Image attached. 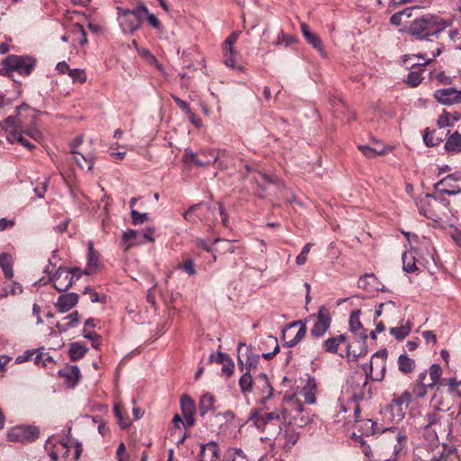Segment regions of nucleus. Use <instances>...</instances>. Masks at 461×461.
<instances>
[{
    "label": "nucleus",
    "mask_w": 461,
    "mask_h": 461,
    "mask_svg": "<svg viewBox=\"0 0 461 461\" xmlns=\"http://www.w3.org/2000/svg\"><path fill=\"white\" fill-rule=\"evenodd\" d=\"M261 347H262V350H265L266 348H273L272 352H263L262 353V357L265 359L273 358L276 355V353L279 351L278 340L274 336L266 337L261 343Z\"/></svg>",
    "instance_id": "cd10ccee"
},
{
    "label": "nucleus",
    "mask_w": 461,
    "mask_h": 461,
    "mask_svg": "<svg viewBox=\"0 0 461 461\" xmlns=\"http://www.w3.org/2000/svg\"><path fill=\"white\" fill-rule=\"evenodd\" d=\"M330 321L331 319L329 310L326 307L321 306L319 309L314 326L311 330L312 335L314 337H321L330 328Z\"/></svg>",
    "instance_id": "f3484780"
},
{
    "label": "nucleus",
    "mask_w": 461,
    "mask_h": 461,
    "mask_svg": "<svg viewBox=\"0 0 461 461\" xmlns=\"http://www.w3.org/2000/svg\"><path fill=\"white\" fill-rule=\"evenodd\" d=\"M254 389L261 404H265L273 396V388L265 374H260L255 378Z\"/></svg>",
    "instance_id": "f8f14e48"
},
{
    "label": "nucleus",
    "mask_w": 461,
    "mask_h": 461,
    "mask_svg": "<svg viewBox=\"0 0 461 461\" xmlns=\"http://www.w3.org/2000/svg\"><path fill=\"white\" fill-rule=\"evenodd\" d=\"M131 216L134 225L142 224L149 220L148 213H140L134 209L131 210Z\"/></svg>",
    "instance_id": "5fc2aeb1"
},
{
    "label": "nucleus",
    "mask_w": 461,
    "mask_h": 461,
    "mask_svg": "<svg viewBox=\"0 0 461 461\" xmlns=\"http://www.w3.org/2000/svg\"><path fill=\"white\" fill-rule=\"evenodd\" d=\"M257 427L267 426L274 420H279L280 414L277 412H254L251 417Z\"/></svg>",
    "instance_id": "a878e982"
},
{
    "label": "nucleus",
    "mask_w": 461,
    "mask_h": 461,
    "mask_svg": "<svg viewBox=\"0 0 461 461\" xmlns=\"http://www.w3.org/2000/svg\"><path fill=\"white\" fill-rule=\"evenodd\" d=\"M215 403L214 396L210 393H205L202 395L199 402V411L202 416H204L208 411L213 410Z\"/></svg>",
    "instance_id": "f704fd0d"
},
{
    "label": "nucleus",
    "mask_w": 461,
    "mask_h": 461,
    "mask_svg": "<svg viewBox=\"0 0 461 461\" xmlns=\"http://www.w3.org/2000/svg\"><path fill=\"white\" fill-rule=\"evenodd\" d=\"M446 384L448 386L451 393L461 396V393L457 390L458 385L461 384V381H457L455 377H450L446 380Z\"/></svg>",
    "instance_id": "052dcab7"
},
{
    "label": "nucleus",
    "mask_w": 461,
    "mask_h": 461,
    "mask_svg": "<svg viewBox=\"0 0 461 461\" xmlns=\"http://www.w3.org/2000/svg\"><path fill=\"white\" fill-rule=\"evenodd\" d=\"M444 412L435 408L420 417V427L427 432H432V437L437 438L438 432L444 430Z\"/></svg>",
    "instance_id": "20e7f679"
},
{
    "label": "nucleus",
    "mask_w": 461,
    "mask_h": 461,
    "mask_svg": "<svg viewBox=\"0 0 461 461\" xmlns=\"http://www.w3.org/2000/svg\"><path fill=\"white\" fill-rule=\"evenodd\" d=\"M223 50V57H224V64L229 68H235V56L236 53L234 51V49H230V50Z\"/></svg>",
    "instance_id": "6e6d98bb"
},
{
    "label": "nucleus",
    "mask_w": 461,
    "mask_h": 461,
    "mask_svg": "<svg viewBox=\"0 0 461 461\" xmlns=\"http://www.w3.org/2000/svg\"><path fill=\"white\" fill-rule=\"evenodd\" d=\"M399 370L404 374H409L414 370L415 361L407 355H401L398 358Z\"/></svg>",
    "instance_id": "a19ab883"
},
{
    "label": "nucleus",
    "mask_w": 461,
    "mask_h": 461,
    "mask_svg": "<svg viewBox=\"0 0 461 461\" xmlns=\"http://www.w3.org/2000/svg\"><path fill=\"white\" fill-rule=\"evenodd\" d=\"M259 356L255 355L251 348L246 347L245 344H240L239 347V364H246L249 369L256 368L258 364Z\"/></svg>",
    "instance_id": "aec40b11"
},
{
    "label": "nucleus",
    "mask_w": 461,
    "mask_h": 461,
    "mask_svg": "<svg viewBox=\"0 0 461 461\" xmlns=\"http://www.w3.org/2000/svg\"><path fill=\"white\" fill-rule=\"evenodd\" d=\"M210 214H213V210L206 203H201L191 206L183 216L185 221L194 222L195 218L200 221L210 220Z\"/></svg>",
    "instance_id": "4468645a"
},
{
    "label": "nucleus",
    "mask_w": 461,
    "mask_h": 461,
    "mask_svg": "<svg viewBox=\"0 0 461 461\" xmlns=\"http://www.w3.org/2000/svg\"><path fill=\"white\" fill-rule=\"evenodd\" d=\"M23 117L25 120L24 127L23 128V132L25 135L29 136L30 138L33 139L34 140L41 141L42 140V133L35 124V116L31 115V118L29 120L28 116L23 113Z\"/></svg>",
    "instance_id": "b1692460"
},
{
    "label": "nucleus",
    "mask_w": 461,
    "mask_h": 461,
    "mask_svg": "<svg viewBox=\"0 0 461 461\" xmlns=\"http://www.w3.org/2000/svg\"><path fill=\"white\" fill-rule=\"evenodd\" d=\"M306 334V327L301 321H294L283 331V339L288 347L295 346Z\"/></svg>",
    "instance_id": "9d476101"
},
{
    "label": "nucleus",
    "mask_w": 461,
    "mask_h": 461,
    "mask_svg": "<svg viewBox=\"0 0 461 461\" xmlns=\"http://www.w3.org/2000/svg\"><path fill=\"white\" fill-rule=\"evenodd\" d=\"M68 76L72 78L73 82L85 83L86 81V76L84 69L74 68L70 69Z\"/></svg>",
    "instance_id": "864d4df0"
},
{
    "label": "nucleus",
    "mask_w": 461,
    "mask_h": 461,
    "mask_svg": "<svg viewBox=\"0 0 461 461\" xmlns=\"http://www.w3.org/2000/svg\"><path fill=\"white\" fill-rule=\"evenodd\" d=\"M203 155H204V157L207 158L206 160H201V159H195V165H197L198 167H209L210 165L212 164H214L217 162L218 160V156H213L212 154V151L208 150V151H203L202 152Z\"/></svg>",
    "instance_id": "3c124183"
},
{
    "label": "nucleus",
    "mask_w": 461,
    "mask_h": 461,
    "mask_svg": "<svg viewBox=\"0 0 461 461\" xmlns=\"http://www.w3.org/2000/svg\"><path fill=\"white\" fill-rule=\"evenodd\" d=\"M375 314L376 316H383L389 324H393L398 319H401L402 310L401 307L396 306L393 302L388 301L379 305Z\"/></svg>",
    "instance_id": "2eb2a0df"
},
{
    "label": "nucleus",
    "mask_w": 461,
    "mask_h": 461,
    "mask_svg": "<svg viewBox=\"0 0 461 461\" xmlns=\"http://www.w3.org/2000/svg\"><path fill=\"white\" fill-rule=\"evenodd\" d=\"M4 64L11 71H15L21 75H29L35 66V60L28 56L13 55L7 57Z\"/></svg>",
    "instance_id": "423d86ee"
},
{
    "label": "nucleus",
    "mask_w": 461,
    "mask_h": 461,
    "mask_svg": "<svg viewBox=\"0 0 461 461\" xmlns=\"http://www.w3.org/2000/svg\"><path fill=\"white\" fill-rule=\"evenodd\" d=\"M303 411V404L300 400L294 396L285 397L283 399L281 416L283 420H296L298 415Z\"/></svg>",
    "instance_id": "1a4fd4ad"
},
{
    "label": "nucleus",
    "mask_w": 461,
    "mask_h": 461,
    "mask_svg": "<svg viewBox=\"0 0 461 461\" xmlns=\"http://www.w3.org/2000/svg\"><path fill=\"white\" fill-rule=\"evenodd\" d=\"M296 41H297V39L294 36L289 35V34L285 33L284 32H281L275 42V45L276 46L284 45L286 48L289 45H291Z\"/></svg>",
    "instance_id": "09e8293b"
},
{
    "label": "nucleus",
    "mask_w": 461,
    "mask_h": 461,
    "mask_svg": "<svg viewBox=\"0 0 461 461\" xmlns=\"http://www.w3.org/2000/svg\"><path fill=\"white\" fill-rule=\"evenodd\" d=\"M301 31L307 42L311 44L314 49L318 50L321 54H323V48L321 39L316 33L310 31L309 26L305 23H301Z\"/></svg>",
    "instance_id": "393cba45"
},
{
    "label": "nucleus",
    "mask_w": 461,
    "mask_h": 461,
    "mask_svg": "<svg viewBox=\"0 0 461 461\" xmlns=\"http://www.w3.org/2000/svg\"><path fill=\"white\" fill-rule=\"evenodd\" d=\"M221 365L222 366V372L225 373L227 376H230L233 374L234 364L229 356L226 357V361Z\"/></svg>",
    "instance_id": "338daca9"
},
{
    "label": "nucleus",
    "mask_w": 461,
    "mask_h": 461,
    "mask_svg": "<svg viewBox=\"0 0 461 461\" xmlns=\"http://www.w3.org/2000/svg\"><path fill=\"white\" fill-rule=\"evenodd\" d=\"M441 53V50L439 47L436 48V51L432 53V57L429 59H425V57L422 55H418L417 57L419 59H424L423 63H412L411 67L416 68L415 70L411 71L407 77V84L412 87L417 86L420 85L422 81L421 73L423 71L422 67L429 64L433 60V59L437 56H438Z\"/></svg>",
    "instance_id": "9b49d317"
},
{
    "label": "nucleus",
    "mask_w": 461,
    "mask_h": 461,
    "mask_svg": "<svg viewBox=\"0 0 461 461\" xmlns=\"http://www.w3.org/2000/svg\"><path fill=\"white\" fill-rule=\"evenodd\" d=\"M142 21L138 14L132 13L129 17L121 21V26L123 32H133L140 27Z\"/></svg>",
    "instance_id": "2f4dec72"
},
{
    "label": "nucleus",
    "mask_w": 461,
    "mask_h": 461,
    "mask_svg": "<svg viewBox=\"0 0 461 461\" xmlns=\"http://www.w3.org/2000/svg\"><path fill=\"white\" fill-rule=\"evenodd\" d=\"M434 133L435 131H426L425 134L423 135L424 142L428 147H434L438 145L441 140L438 138L434 139Z\"/></svg>",
    "instance_id": "e2e57ef3"
},
{
    "label": "nucleus",
    "mask_w": 461,
    "mask_h": 461,
    "mask_svg": "<svg viewBox=\"0 0 461 461\" xmlns=\"http://www.w3.org/2000/svg\"><path fill=\"white\" fill-rule=\"evenodd\" d=\"M99 266V258L98 254L94 250V247L92 243L88 244V263L87 267L85 269V273L86 275H93L96 272V269Z\"/></svg>",
    "instance_id": "473e14b6"
},
{
    "label": "nucleus",
    "mask_w": 461,
    "mask_h": 461,
    "mask_svg": "<svg viewBox=\"0 0 461 461\" xmlns=\"http://www.w3.org/2000/svg\"><path fill=\"white\" fill-rule=\"evenodd\" d=\"M114 414L118 420V423L122 429H125L131 425V420L128 418L122 416L121 408L119 405L114 406Z\"/></svg>",
    "instance_id": "bf43d9fd"
},
{
    "label": "nucleus",
    "mask_w": 461,
    "mask_h": 461,
    "mask_svg": "<svg viewBox=\"0 0 461 461\" xmlns=\"http://www.w3.org/2000/svg\"><path fill=\"white\" fill-rule=\"evenodd\" d=\"M0 267L2 268L4 275L6 278L10 279L14 276L13 260L10 254H0Z\"/></svg>",
    "instance_id": "c9c22d12"
},
{
    "label": "nucleus",
    "mask_w": 461,
    "mask_h": 461,
    "mask_svg": "<svg viewBox=\"0 0 461 461\" xmlns=\"http://www.w3.org/2000/svg\"><path fill=\"white\" fill-rule=\"evenodd\" d=\"M312 247V243H307L303 248L301 253L296 257V263L299 266H303L307 261V255L309 254L311 249Z\"/></svg>",
    "instance_id": "4d7b16f0"
},
{
    "label": "nucleus",
    "mask_w": 461,
    "mask_h": 461,
    "mask_svg": "<svg viewBox=\"0 0 461 461\" xmlns=\"http://www.w3.org/2000/svg\"><path fill=\"white\" fill-rule=\"evenodd\" d=\"M366 339L367 336L364 334L359 339H354L347 345V357L348 361H357L367 354Z\"/></svg>",
    "instance_id": "ddd939ff"
},
{
    "label": "nucleus",
    "mask_w": 461,
    "mask_h": 461,
    "mask_svg": "<svg viewBox=\"0 0 461 461\" xmlns=\"http://www.w3.org/2000/svg\"><path fill=\"white\" fill-rule=\"evenodd\" d=\"M459 119V115L456 113H449L447 112H444L441 113L437 121V124L439 128H444L447 126H450L454 123V122L457 121Z\"/></svg>",
    "instance_id": "79ce46f5"
},
{
    "label": "nucleus",
    "mask_w": 461,
    "mask_h": 461,
    "mask_svg": "<svg viewBox=\"0 0 461 461\" xmlns=\"http://www.w3.org/2000/svg\"><path fill=\"white\" fill-rule=\"evenodd\" d=\"M317 384L314 378H308L306 384L303 387L301 393L304 397L306 402L313 404L316 402Z\"/></svg>",
    "instance_id": "bb28decb"
},
{
    "label": "nucleus",
    "mask_w": 461,
    "mask_h": 461,
    "mask_svg": "<svg viewBox=\"0 0 461 461\" xmlns=\"http://www.w3.org/2000/svg\"><path fill=\"white\" fill-rule=\"evenodd\" d=\"M225 461H249L240 448L230 449L226 455Z\"/></svg>",
    "instance_id": "de8ad7c7"
},
{
    "label": "nucleus",
    "mask_w": 461,
    "mask_h": 461,
    "mask_svg": "<svg viewBox=\"0 0 461 461\" xmlns=\"http://www.w3.org/2000/svg\"><path fill=\"white\" fill-rule=\"evenodd\" d=\"M45 355L41 352H39L38 349H36V354L32 357V361L36 365H42L43 366H46L47 363L46 361H51V357L47 356L46 358H44Z\"/></svg>",
    "instance_id": "69168bd1"
},
{
    "label": "nucleus",
    "mask_w": 461,
    "mask_h": 461,
    "mask_svg": "<svg viewBox=\"0 0 461 461\" xmlns=\"http://www.w3.org/2000/svg\"><path fill=\"white\" fill-rule=\"evenodd\" d=\"M64 319L68 321L65 323V326L62 328V330H68V329H70L71 327L75 326L77 323L79 322V314L77 312H73L72 313L66 316Z\"/></svg>",
    "instance_id": "13d9d810"
},
{
    "label": "nucleus",
    "mask_w": 461,
    "mask_h": 461,
    "mask_svg": "<svg viewBox=\"0 0 461 461\" xmlns=\"http://www.w3.org/2000/svg\"><path fill=\"white\" fill-rule=\"evenodd\" d=\"M143 241L139 232L133 230H128L122 235V247L125 251H128L131 247L140 245Z\"/></svg>",
    "instance_id": "c85d7f7f"
},
{
    "label": "nucleus",
    "mask_w": 461,
    "mask_h": 461,
    "mask_svg": "<svg viewBox=\"0 0 461 461\" xmlns=\"http://www.w3.org/2000/svg\"><path fill=\"white\" fill-rule=\"evenodd\" d=\"M238 37V32H233L231 34H230L223 42L222 50H230V49H233V45L237 41Z\"/></svg>",
    "instance_id": "680f3d73"
},
{
    "label": "nucleus",
    "mask_w": 461,
    "mask_h": 461,
    "mask_svg": "<svg viewBox=\"0 0 461 461\" xmlns=\"http://www.w3.org/2000/svg\"><path fill=\"white\" fill-rule=\"evenodd\" d=\"M443 23L438 17L426 14L415 19L410 26L411 34L417 37H424L432 34L441 28Z\"/></svg>",
    "instance_id": "7ed1b4c3"
},
{
    "label": "nucleus",
    "mask_w": 461,
    "mask_h": 461,
    "mask_svg": "<svg viewBox=\"0 0 461 461\" xmlns=\"http://www.w3.org/2000/svg\"><path fill=\"white\" fill-rule=\"evenodd\" d=\"M84 294H88L89 299L92 303H105L106 296L105 295H100L98 293H96L94 289L91 287H86L83 291Z\"/></svg>",
    "instance_id": "603ef678"
},
{
    "label": "nucleus",
    "mask_w": 461,
    "mask_h": 461,
    "mask_svg": "<svg viewBox=\"0 0 461 461\" xmlns=\"http://www.w3.org/2000/svg\"><path fill=\"white\" fill-rule=\"evenodd\" d=\"M411 330V321H404V320L402 319L401 325L399 327L390 328L389 332L396 339L402 340L410 334Z\"/></svg>",
    "instance_id": "7c9ffc66"
},
{
    "label": "nucleus",
    "mask_w": 461,
    "mask_h": 461,
    "mask_svg": "<svg viewBox=\"0 0 461 461\" xmlns=\"http://www.w3.org/2000/svg\"><path fill=\"white\" fill-rule=\"evenodd\" d=\"M434 97L444 105H453L461 103V91L454 87L438 89L434 93Z\"/></svg>",
    "instance_id": "dca6fc26"
},
{
    "label": "nucleus",
    "mask_w": 461,
    "mask_h": 461,
    "mask_svg": "<svg viewBox=\"0 0 461 461\" xmlns=\"http://www.w3.org/2000/svg\"><path fill=\"white\" fill-rule=\"evenodd\" d=\"M173 99L183 112H185V113H191L189 104L185 101L180 99L177 96H173Z\"/></svg>",
    "instance_id": "774afa93"
},
{
    "label": "nucleus",
    "mask_w": 461,
    "mask_h": 461,
    "mask_svg": "<svg viewBox=\"0 0 461 461\" xmlns=\"http://www.w3.org/2000/svg\"><path fill=\"white\" fill-rule=\"evenodd\" d=\"M181 411L185 422L183 425L185 428H190L194 424V414L195 411L194 402L187 395H185L181 399Z\"/></svg>",
    "instance_id": "6ab92c4d"
},
{
    "label": "nucleus",
    "mask_w": 461,
    "mask_h": 461,
    "mask_svg": "<svg viewBox=\"0 0 461 461\" xmlns=\"http://www.w3.org/2000/svg\"><path fill=\"white\" fill-rule=\"evenodd\" d=\"M459 182H461V173L451 174L435 184V189L442 194L455 195L461 192Z\"/></svg>",
    "instance_id": "0eeeda50"
},
{
    "label": "nucleus",
    "mask_w": 461,
    "mask_h": 461,
    "mask_svg": "<svg viewBox=\"0 0 461 461\" xmlns=\"http://www.w3.org/2000/svg\"><path fill=\"white\" fill-rule=\"evenodd\" d=\"M346 341L345 335H339L337 337L330 338L323 342V347L327 352L335 353L337 352L338 347L340 343Z\"/></svg>",
    "instance_id": "ea45409f"
},
{
    "label": "nucleus",
    "mask_w": 461,
    "mask_h": 461,
    "mask_svg": "<svg viewBox=\"0 0 461 461\" xmlns=\"http://www.w3.org/2000/svg\"><path fill=\"white\" fill-rule=\"evenodd\" d=\"M445 149L450 153L461 152V134L458 131H455L448 137L445 143Z\"/></svg>",
    "instance_id": "72a5a7b5"
},
{
    "label": "nucleus",
    "mask_w": 461,
    "mask_h": 461,
    "mask_svg": "<svg viewBox=\"0 0 461 461\" xmlns=\"http://www.w3.org/2000/svg\"><path fill=\"white\" fill-rule=\"evenodd\" d=\"M17 114L15 116H8L0 126L7 132V140L11 143L19 142L21 145L28 149H32L34 146L29 142L23 135V128L24 127L25 120L23 117V112H29V106L25 104L17 106Z\"/></svg>",
    "instance_id": "f257e3e1"
},
{
    "label": "nucleus",
    "mask_w": 461,
    "mask_h": 461,
    "mask_svg": "<svg viewBox=\"0 0 461 461\" xmlns=\"http://www.w3.org/2000/svg\"><path fill=\"white\" fill-rule=\"evenodd\" d=\"M78 294L76 293H68L59 296L55 307L59 312L64 313L70 311L78 303Z\"/></svg>",
    "instance_id": "5701e85b"
},
{
    "label": "nucleus",
    "mask_w": 461,
    "mask_h": 461,
    "mask_svg": "<svg viewBox=\"0 0 461 461\" xmlns=\"http://www.w3.org/2000/svg\"><path fill=\"white\" fill-rule=\"evenodd\" d=\"M360 310H355L351 312L349 319V330L352 332H357L362 328V324L360 321Z\"/></svg>",
    "instance_id": "49530a36"
},
{
    "label": "nucleus",
    "mask_w": 461,
    "mask_h": 461,
    "mask_svg": "<svg viewBox=\"0 0 461 461\" xmlns=\"http://www.w3.org/2000/svg\"><path fill=\"white\" fill-rule=\"evenodd\" d=\"M411 400V393L408 391H404L399 397L394 398L393 400V406H396L399 408V411H402V409H407Z\"/></svg>",
    "instance_id": "37998d69"
},
{
    "label": "nucleus",
    "mask_w": 461,
    "mask_h": 461,
    "mask_svg": "<svg viewBox=\"0 0 461 461\" xmlns=\"http://www.w3.org/2000/svg\"><path fill=\"white\" fill-rule=\"evenodd\" d=\"M255 379L251 377L249 372H246L240 379L239 384L243 393H250L254 388Z\"/></svg>",
    "instance_id": "c03bdc74"
},
{
    "label": "nucleus",
    "mask_w": 461,
    "mask_h": 461,
    "mask_svg": "<svg viewBox=\"0 0 461 461\" xmlns=\"http://www.w3.org/2000/svg\"><path fill=\"white\" fill-rule=\"evenodd\" d=\"M36 354V349H31L25 351L23 354L18 356L15 359L17 364H22L32 359L33 356Z\"/></svg>",
    "instance_id": "0e129e2a"
},
{
    "label": "nucleus",
    "mask_w": 461,
    "mask_h": 461,
    "mask_svg": "<svg viewBox=\"0 0 461 461\" xmlns=\"http://www.w3.org/2000/svg\"><path fill=\"white\" fill-rule=\"evenodd\" d=\"M60 376L67 379L68 386H75L79 380L80 371L77 366H67L59 372Z\"/></svg>",
    "instance_id": "c756f323"
},
{
    "label": "nucleus",
    "mask_w": 461,
    "mask_h": 461,
    "mask_svg": "<svg viewBox=\"0 0 461 461\" xmlns=\"http://www.w3.org/2000/svg\"><path fill=\"white\" fill-rule=\"evenodd\" d=\"M402 268L408 273H413L417 270L416 258L412 252H404L402 256Z\"/></svg>",
    "instance_id": "58836bf2"
},
{
    "label": "nucleus",
    "mask_w": 461,
    "mask_h": 461,
    "mask_svg": "<svg viewBox=\"0 0 461 461\" xmlns=\"http://www.w3.org/2000/svg\"><path fill=\"white\" fill-rule=\"evenodd\" d=\"M22 293L23 286L20 284L16 282L6 283L0 291V300L7 297L8 295L15 296L21 294Z\"/></svg>",
    "instance_id": "e433bc0d"
},
{
    "label": "nucleus",
    "mask_w": 461,
    "mask_h": 461,
    "mask_svg": "<svg viewBox=\"0 0 461 461\" xmlns=\"http://www.w3.org/2000/svg\"><path fill=\"white\" fill-rule=\"evenodd\" d=\"M220 456L219 446L215 441L201 444L199 461H218Z\"/></svg>",
    "instance_id": "4be33fe9"
},
{
    "label": "nucleus",
    "mask_w": 461,
    "mask_h": 461,
    "mask_svg": "<svg viewBox=\"0 0 461 461\" xmlns=\"http://www.w3.org/2000/svg\"><path fill=\"white\" fill-rule=\"evenodd\" d=\"M40 436L39 428L33 425H19L12 428L7 438L9 441L29 443L36 440Z\"/></svg>",
    "instance_id": "39448f33"
},
{
    "label": "nucleus",
    "mask_w": 461,
    "mask_h": 461,
    "mask_svg": "<svg viewBox=\"0 0 461 461\" xmlns=\"http://www.w3.org/2000/svg\"><path fill=\"white\" fill-rule=\"evenodd\" d=\"M213 244H220V246L215 249V251L221 254H224L227 252L233 253L235 251V247L232 245L230 240L216 239L213 240Z\"/></svg>",
    "instance_id": "a18cd8bd"
},
{
    "label": "nucleus",
    "mask_w": 461,
    "mask_h": 461,
    "mask_svg": "<svg viewBox=\"0 0 461 461\" xmlns=\"http://www.w3.org/2000/svg\"><path fill=\"white\" fill-rule=\"evenodd\" d=\"M442 368L438 364H433L429 370L419 374L412 387L413 394L422 398L427 394L428 389L441 384Z\"/></svg>",
    "instance_id": "f03ea898"
},
{
    "label": "nucleus",
    "mask_w": 461,
    "mask_h": 461,
    "mask_svg": "<svg viewBox=\"0 0 461 461\" xmlns=\"http://www.w3.org/2000/svg\"><path fill=\"white\" fill-rule=\"evenodd\" d=\"M70 152L73 155L75 162L81 169H86L87 171L93 169L95 164V156L93 153L85 152L83 150L76 149L75 148H73Z\"/></svg>",
    "instance_id": "412c9836"
},
{
    "label": "nucleus",
    "mask_w": 461,
    "mask_h": 461,
    "mask_svg": "<svg viewBox=\"0 0 461 461\" xmlns=\"http://www.w3.org/2000/svg\"><path fill=\"white\" fill-rule=\"evenodd\" d=\"M298 438L299 434L295 428L291 424H287L285 426L284 429H281L276 437L275 444L285 451H288L292 448L293 446H294Z\"/></svg>",
    "instance_id": "6e6552de"
},
{
    "label": "nucleus",
    "mask_w": 461,
    "mask_h": 461,
    "mask_svg": "<svg viewBox=\"0 0 461 461\" xmlns=\"http://www.w3.org/2000/svg\"><path fill=\"white\" fill-rule=\"evenodd\" d=\"M87 352V348L79 342H74L68 349V356L72 361L82 358Z\"/></svg>",
    "instance_id": "4c0bfd02"
},
{
    "label": "nucleus",
    "mask_w": 461,
    "mask_h": 461,
    "mask_svg": "<svg viewBox=\"0 0 461 461\" xmlns=\"http://www.w3.org/2000/svg\"><path fill=\"white\" fill-rule=\"evenodd\" d=\"M359 150L367 158H375L376 156L384 155L386 150L384 148H381V150H377V149H374L366 145L358 146Z\"/></svg>",
    "instance_id": "8fccbe9b"
},
{
    "label": "nucleus",
    "mask_w": 461,
    "mask_h": 461,
    "mask_svg": "<svg viewBox=\"0 0 461 461\" xmlns=\"http://www.w3.org/2000/svg\"><path fill=\"white\" fill-rule=\"evenodd\" d=\"M73 279L72 271L61 267H59L51 277L54 287L59 292L69 289L73 285Z\"/></svg>",
    "instance_id": "a211bd4d"
}]
</instances>
